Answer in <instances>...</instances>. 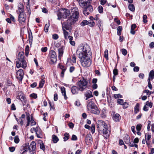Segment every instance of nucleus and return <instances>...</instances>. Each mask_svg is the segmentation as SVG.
Listing matches in <instances>:
<instances>
[{
    "instance_id": "obj_1",
    "label": "nucleus",
    "mask_w": 154,
    "mask_h": 154,
    "mask_svg": "<svg viewBox=\"0 0 154 154\" xmlns=\"http://www.w3.org/2000/svg\"><path fill=\"white\" fill-rule=\"evenodd\" d=\"M97 128L98 131L103 134L104 137L106 139L109 138L110 134V131L108 126L102 120L98 121L97 122Z\"/></svg>"
},
{
    "instance_id": "obj_2",
    "label": "nucleus",
    "mask_w": 154,
    "mask_h": 154,
    "mask_svg": "<svg viewBox=\"0 0 154 154\" xmlns=\"http://www.w3.org/2000/svg\"><path fill=\"white\" fill-rule=\"evenodd\" d=\"M97 128L98 131L103 134L104 137L106 139L109 138L110 134V131L108 126L102 120L98 121L97 122Z\"/></svg>"
},
{
    "instance_id": "obj_3",
    "label": "nucleus",
    "mask_w": 154,
    "mask_h": 154,
    "mask_svg": "<svg viewBox=\"0 0 154 154\" xmlns=\"http://www.w3.org/2000/svg\"><path fill=\"white\" fill-rule=\"evenodd\" d=\"M76 52L78 55V57L91 55V48L88 44L79 45L77 48Z\"/></svg>"
},
{
    "instance_id": "obj_4",
    "label": "nucleus",
    "mask_w": 154,
    "mask_h": 154,
    "mask_svg": "<svg viewBox=\"0 0 154 154\" xmlns=\"http://www.w3.org/2000/svg\"><path fill=\"white\" fill-rule=\"evenodd\" d=\"M71 13L72 15L68 18L67 21H68V23H69L72 25L74 24L78 20L79 13L78 8L75 7L71 9Z\"/></svg>"
},
{
    "instance_id": "obj_5",
    "label": "nucleus",
    "mask_w": 154,
    "mask_h": 154,
    "mask_svg": "<svg viewBox=\"0 0 154 154\" xmlns=\"http://www.w3.org/2000/svg\"><path fill=\"white\" fill-rule=\"evenodd\" d=\"M16 66L18 68L20 67L25 68L27 66V63L25 60V57L23 52L19 53L18 56V60L16 61Z\"/></svg>"
},
{
    "instance_id": "obj_6",
    "label": "nucleus",
    "mask_w": 154,
    "mask_h": 154,
    "mask_svg": "<svg viewBox=\"0 0 154 154\" xmlns=\"http://www.w3.org/2000/svg\"><path fill=\"white\" fill-rule=\"evenodd\" d=\"M91 56H86L78 57L82 66L84 67H89L91 63V60L90 57Z\"/></svg>"
},
{
    "instance_id": "obj_7",
    "label": "nucleus",
    "mask_w": 154,
    "mask_h": 154,
    "mask_svg": "<svg viewBox=\"0 0 154 154\" xmlns=\"http://www.w3.org/2000/svg\"><path fill=\"white\" fill-rule=\"evenodd\" d=\"M88 82L86 79L83 78L78 82V85L79 87L80 90L84 91L87 87Z\"/></svg>"
},
{
    "instance_id": "obj_8",
    "label": "nucleus",
    "mask_w": 154,
    "mask_h": 154,
    "mask_svg": "<svg viewBox=\"0 0 154 154\" xmlns=\"http://www.w3.org/2000/svg\"><path fill=\"white\" fill-rule=\"evenodd\" d=\"M49 56L51 64L56 63L57 60V54L56 52L53 50H50Z\"/></svg>"
},
{
    "instance_id": "obj_9",
    "label": "nucleus",
    "mask_w": 154,
    "mask_h": 154,
    "mask_svg": "<svg viewBox=\"0 0 154 154\" xmlns=\"http://www.w3.org/2000/svg\"><path fill=\"white\" fill-rule=\"evenodd\" d=\"M17 99L20 100L22 102H24L25 103H23V105H26L27 106L28 101L26 99V97L24 94L22 92H19L16 96Z\"/></svg>"
},
{
    "instance_id": "obj_10",
    "label": "nucleus",
    "mask_w": 154,
    "mask_h": 154,
    "mask_svg": "<svg viewBox=\"0 0 154 154\" xmlns=\"http://www.w3.org/2000/svg\"><path fill=\"white\" fill-rule=\"evenodd\" d=\"M83 8L84 10L83 12V14L86 16L89 15L90 13L92 12L93 11V7L90 4L84 7Z\"/></svg>"
},
{
    "instance_id": "obj_11",
    "label": "nucleus",
    "mask_w": 154,
    "mask_h": 154,
    "mask_svg": "<svg viewBox=\"0 0 154 154\" xmlns=\"http://www.w3.org/2000/svg\"><path fill=\"white\" fill-rule=\"evenodd\" d=\"M26 15L24 13H19L18 20L19 23L23 25L26 22Z\"/></svg>"
},
{
    "instance_id": "obj_12",
    "label": "nucleus",
    "mask_w": 154,
    "mask_h": 154,
    "mask_svg": "<svg viewBox=\"0 0 154 154\" xmlns=\"http://www.w3.org/2000/svg\"><path fill=\"white\" fill-rule=\"evenodd\" d=\"M36 147V143L34 141H32L28 147L29 152L31 154H33L35 152Z\"/></svg>"
},
{
    "instance_id": "obj_13",
    "label": "nucleus",
    "mask_w": 154,
    "mask_h": 154,
    "mask_svg": "<svg viewBox=\"0 0 154 154\" xmlns=\"http://www.w3.org/2000/svg\"><path fill=\"white\" fill-rule=\"evenodd\" d=\"M23 75L24 72L23 70L20 69L16 72V77L17 79L21 81L22 80Z\"/></svg>"
},
{
    "instance_id": "obj_14",
    "label": "nucleus",
    "mask_w": 154,
    "mask_h": 154,
    "mask_svg": "<svg viewBox=\"0 0 154 154\" xmlns=\"http://www.w3.org/2000/svg\"><path fill=\"white\" fill-rule=\"evenodd\" d=\"M88 109L93 113L99 114L100 113L97 106H88Z\"/></svg>"
},
{
    "instance_id": "obj_15",
    "label": "nucleus",
    "mask_w": 154,
    "mask_h": 154,
    "mask_svg": "<svg viewBox=\"0 0 154 154\" xmlns=\"http://www.w3.org/2000/svg\"><path fill=\"white\" fill-rule=\"evenodd\" d=\"M91 0H79V3L80 6L84 8L90 4Z\"/></svg>"
},
{
    "instance_id": "obj_16",
    "label": "nucleus",
    "mask_w": 154,
    "mask_h": 154,
    "mask_svg": "<svg viewBox=\"0 0 154 154\" xmlns=\"http://www.w3.org/2000/svg\"><path fill=\"white\" fill-rule=\"evenodd\" d=\"M72 25L69 23H68V21L62 24L63 30H68L71 31L72 30Z\"/></svg>"
},
{
    "instance_id": "obj_17",
    "label": "nucleus",
    "mask_w": 154,
    "mask_h": 154,
    "mask_svg": "<svg viewBox=\"0 0 154 154\" xmlns=\"http://www.w3.org/2000/svg\"><path fill=\"white\" fill-rule=\"evenodd\" d=\"M64 49V47L62 45L58 49V58L60 59L63 54V51Z\"/></svg>"
},
{
    "instance_id": "obj_18",
    "label": "nucleus",
    "mask_w": 154,
    "mask_h": 154,
    "mask_svg": "<svg viewBox=\"0 0 154 154\" xmlns=\"http://www.w3.org/2000/svg\"><path fill=\"white\" fill-rule=\"evenodd\" d=\"M24 7L23 5L21 3H20L18 5V9L17 11V12L19 14V13H24Z\"/></svg>"
},
{
    "instance_id": "obj_19",
    "label": "nucleus",
    "mask_w": 154,
    "mask_h": 154,
    "mask_svg": "<svg viewBox=\"0 0 154 154\" xmlns=\"http://www.w3.org/2000/svg\"><path fill=\"white\" fill-rule=\"evenodd\" d=\"M36 130L35 133L37 137L39 138H42L43 136L41 129L39 128L36 127Z\"/></svg>"
},
{
    "instance_id": "obj_20",
    "label": "nucleus",
    "mask_w": 154,
    "mask_h": 154,
    "mask_svg": "<svg viewBox=\"0 0 154 154\" xmlns=\"http://www.w3.org/2000/svg\"><path fill=\"white\" fill-rule=\"evenodd\" d=\"M85 95L86 97V100H87L88 99L93 97L92 92L89 90H87L85 93Z\"/></svg>"
},
{
    "instance_id": "obj_21",
    "label": "nucleus",
    "mask_w": 154,
    "mask_h": 154,
    "mask_svg": "<svg viewBox=\"0 0 154 154\" xmlns=\"http://www.w3.org/2000/svg\"><path fill=\"white\" fill-rule=\"evenodd\" d=\"M79 90H80L79 88H78L75 86L72 87L71 89V92L73 94H77Z\"/></svg>"
},
{
    "instance_id": "obj_22",
    "label": "nucleus",
    "mask_w": 154,
    "mask_h": 154,
    "mask_svg": "<svg viewBox=\"0 0 154 154\" xmlns=\"http://www.w3.org/2000/svg\"><path fill=\"white\" fill-rule=\"evenodd\" d=\"M63 17H66L67 16H69L70 14H71V11L68 9H64L63 10Z\"/></svg>"
},
{
    "instance_id": "obj_23",
    "label": "nucleus",
    "mask_w": 154,
    "mask_h": 154,
    "mask_svg": "<svg viewBox=\"0 0 154 154\" xmlns=\"http://www.w3.org/2000/svg\"><path fill=\"white\" fill-rule=\"evenodd\" d=\"M85 139L86 141L88 143H91L93 142L92 137L90 134H88L86 136Z\"/></svg>"
},
{
    "instance_id": "obj_24",
    "label": "nucleus",
    "mask_w": 154,
    "mask_h": 154,
    "mask_svg": "<svg viewBox=\"0 0 154 154\" xmlns=\"http://www.w3.org/2000/svg\"><path fill=\"white\" fill-rule=\"evenodd\" d=\"M113 119L115 122H118L120 119V115L118 113L113 114Z\"/></svg>"
},
{
    "instance_id": "obj_25",
    "label": "nucleus",
    "mask_w": 154,
    "mask_h": 154,
    "mask_svg": "<svg viewBox=\"0 0 154 154\" xmlns=\"http://www.w3.org/2000/svg\"><path fill=\"white\" fill-rule=\"evenodd\" d=\"M154 78V71L151 70L149 73V78L148 80H152Z\"/></svg>"
},
{
    "instance_id": "obj_26",
    "label": "nucleus",
    "mask_w": 154,
    "mask_h": 154,
    "mask_svg": "<svg viewBox=\"0 0 154 154\" xmlns=\"http://www.w3.org/2000/svg\"><path fill=\"white\" fill-rule=\"evenodd\" d=\"M59 140V139L57 136L54 134L52 135V141L54 143H57Z\"/></svg>"
},
{
    "instance_id": "obj_27",
    "label": "nucleus",
    "mask_w": 154,
    "mask_h": 154,
    "mask_svg": "<svg viewBox=\"0 0 154 154\" xmlns=\"http://www.w3.org/2000/svg\"><path fill=\"white\" fill-rule=\"evenodd\" d=\"M136 27V25L135 24H133L131 25L130 32L131 34L134 35L135 34V32L134 30V29Z\"/></svg>"
},
{
    "instance_id": "obj_28",
    "label": "nucleus",
    "mask_w": 154,
    "mask_h": 154,
    "mask_svg": "<svg viewBox=\"0 0 154 154\" xmlns=\"http://www.w3.org/2000/svg\"><path fill=\"white\" fill-rule=\"evenodd\" d=\"M60 89L62 95H63L64 98L65 99H66L67 97L66 96V91L65 88L64 87H61Z\"/></svg>"
},
{
    "instance_id": "obj_29",
    "label": "nucleus",
    "mask_w": 154,
    "mask_h": 154,
    "mask_svg": "<svg viewBox=\"0 0 154 154\" xmlns=\"http://www.w3.org/2000/svg\"><path fill=\"white\" fill-rule=\"evenodd\" d=\"M117 103L120 105H128V104L126 102H124V100L123 99H119L117 100Z\"/></svg>"
},
{
    "instance_id": "obj_30",
    "label": "nucleus",
    "mask_w": 154,
    "mask_h": 154,
    "mask_svg": "<svg viewBox=\"0 0 154 154\" xmlns=\"http://www.w3.org/2000/svg\"><path fill=\"white\" fill-rule=\"evenodd\" d=\"M145 138L146 140V142L147 144H148V141L150 140L151 138V135L147 133L145 135Z\"/></svg>"
},
{
    "instance_id": "obj_31",
    "label": "nucleus",
    "mask_w": 154,
    "mask_h": 154,
    "mask_svg": "<svg viewBox=\"0 0 154 154\" xmlns=\"http://www.w3.org/2000/svg\"><path fill=\"white\" fill-rule=\"evenodd\" d=\"M28 35H29V43H32V32H31L30 33L29 32H28Z\"/></svg>"
},
{
    "instance_id": "obj_32",
    "label": "nucleus",
    "mask_w": 154,
    "mask_h": 154,
    "mask_svg": "<svg viewBox=\"0 0 154 154\" xmlns=\"http://www.w3.org/2000/svg\"><path fill=\"white\" fill-rule=\"evenodd\" d=\"M95 24V23L94 21L93 20H90L88 21V25L91 27H93Z\"/></svg>"
},
{
    "instance_id": "obj_33",
    "label": "nucleus",
    "mask_w": 154,
    "mask_h": 154,
    "mask_svg": "<svg viewBox=\"0 0 154 154\" xmlns=\"http://www.w3.org/2000/svg\"><path fill=\"white\" fill-rule=\"evenodd\" d=\"M117 35H120L121 34V32L122 29V27L121 26H119L117 29Z\"/></svg>"
},
{
    "instance_id": "obj_34",
    "label": "nucleus",
    "mask_w": 154,
    "mask_h": 154,
    "mask_svg": "<svg viewBox=\"0 0 154 154\" xmlns=\"http://www.w3.org/2000/svg\"><path fill=\"white\" fill-rule=\"evenodd\" d=\"M64 137H63L64 141H65L67 140L69 138V134L67 133H66L64 134Z\"/></svg>"
},
{
    "instance_id": "obj_35",
    "label": "nucleus",
    "mask_w": 154,
    "mask_h": 154,
    "mask_svg": "<svg viewBox=\"0 0 154 154\" xmlns=\"http://www.w3.org/2000/svg\"><path fill=\"white\" fill-rule=\"evenodd\" d=\"M63 30V34H64V38H65L66 39H68V36H69V33H68V32H67L66 30Z\"/></svg>"
},
{
    "instance_id": "obj_36",
    "label": "nucleus",
    "mask_w": 154,
    "mask_h": 154,
    "mask_svg": "<svg viewBox=\"0 0 154 154\" xmlns=\"http://www.w3.org/2000/svg\"><path fill=\"white\" fill-rule=\"evenodd\" d=\"M129 9L132 11H134L135 10V8L133 4H130L128 6Z\"/></svg>"
},
{
    "instance_id": "obj_37",
    "label": "nucleus",
    "mask_w": 154,
    "mask_h": 154,
    "mask_svg": "<svg viewBox=\"0 0 154 154\" xmlns=\"http://www.w3.org/2000/svg\"><path fill=\"white\" fill-rule=\"evenodd\" d=\"M88 21L86 20H83L81 23L80 25L82 26H85L88 24Z\"/></svg>"
},
{
    "instance_id": "obj_38",
    "label": "nucleus",
    "mask_w": 154,
    "mask_h": 154,
    "mask_svg": "<svg viewBox=\"0 0 154 154\" xmlns=\"http://www.w3.org/2000/svg\"><path fill=\"white\" fill-rule=\"evenodd\" d=\"M104 57L107 60H108V51L107 49L105 50L104 51Z\"/></svg>"
},
{
    "instance_id": "obj_39",
    "label": "nucleus",
    "mask_w": 154,
    "mask_h": 154,
    "mask_svg": "<svg viewBox=\"0 0 154 154\" xmlns=\"http://www.w3.org/2000/svg\"><path fill=\"white\" fill-rule=\"evenodd\" d=\"M91 132L92 134H94L95 132V126L94 124H92L91 125Z\"/></svg>"
},
{
    "instance_id": "obj_40",
    "label": "nucleus",
    "mask_w": 154,
    "mask_h": 154,
    "mask_svg": "<svg viewBox=\"0 0 154 154\" xmlns=\"http://www.w3.org/2000/svg\"><path fill=\"white\" fill-rule=\"evenodd\" d=\"M72 62L73 63H75L76 62V57L75 54H73L72 57Z\"/></svg>"
},
{
    "instance_id": "obj_41",
    "label": "nucleus",
    "mask_w": 154,
    "mask_h": 154,
    "mask_svg": "<svg viewBox=\"0 0 154 154\" xmlns=\"http://www.w3.org/2000/svg\"><path fill=\"white\" fill-rule=\"evenodd\" d=\"M20 141L18 136H16L14 138V142L16 143H18Z\"/></svg>"
},
{
    "instance_id": "obj_42",
    "label": "nucleus",
    "mask_w": 154,
    "mask_h": 154,
    "mask_svg": "<svg viewBox=\"0 0 154 154\" xmlns=\"http://www.w3.org/2000/svg\"><path fill=\"white\" fill-rule=\"evenodd\" d=\"M44 83V80L43 79H41L39 83V87L40 88H42L43 87Z\"/></svg>"
},
{
    "instance_id": "obj_43",
    "label": "nucleus",
    "mask_w": 154,
    "mask_h": 154,
    "mask_svg": "<svg viewBox=\"0 0 154 154\" xmlns=\"http://www.w3.org/2000/svg\"><path fill=\"white\" fill-rule=\"evenodd\" d=\"M49 26V24H46L45 25V28H44V30L45 32H48V27Z\"/></svg>"
},
{
    "instance_id": "obj_44",
    "label": "nucleus",
    "mask_w": 154,
    "mask_h": 154,
    "mask_svg": "<svg viewBox=\"0 0 154 154\" xmlns=\"http://www.w3.org/2000/svg\"><path fill=\"white\" fill-rule=\"evenodd\" d=\"M147 17L146 15L145 14L143 15V22L144 23H146L147 22V21L146 20Z\"/></svg>"
},
{
    "instance_id": "obj_45",
    "label": "nucleus",
    "mask_w": 154,
    "mask_h": 154,
    "mask_svg": "<svg viewBox=\"0 0 154 154\" xmlns=\"http://www.w3.org/2000/svg\"><path fill=\"white\" fill-rule=\"evenodd\" d=\"M114 97L115 99H117L119 98H121L122 97V95L120 94H114Z\"/></svg>"
},
{
    "instance_id": "obj_46",
    "label": "nucleus",
    "mask_w": 154,
    "mask_h": 154,
    "mask_svg": "<svg viewBox=\"0 0 154 154\" xmlns=\"http://www.w3.org/2000/svg\"><path fill=\"white\" fill-rule=\"evenodd\" d=\"M142 125L141 124H138L136 127V129L137 131H139L141 130Z\"/></svg>"
},
{
    "instance_id": "obj_47",
    "label": "nucleus",
    "mask_w": 154,
    "mask_h": 154,
    "mask_svg": "<svg viewBox=\"0 0 154 154\" xmlns=\"http://www.w3.org/2000/svg\"><path fill=\"white\" fill-rule=\"evenodd\" d=\"M98 10L99 13H102L103 11V8L101 6H99L98 7Z\"/></svg>"
},
{
    "instance_id": "obj_48",
    "label": "nucleus",
    "mask_w": 154,
    "mask_h": 154,
    "mask_svg": "<svg viewBox=\"0 0 154 154\" xmlns=\"http://www.w3.org/2000/svg\"><path fill=\"white\" fill-rule=\"evenodd\" d=\"M146 93L147 95L150 96L151 94V91L148 90H146L143 91V93Z\"/></svg>"
},
{
    "instance_id": "obj_49",
    "label": "nucleus",
    "mask_w": 154,
    "mask_h": 154,
    "mask_svg": "<svg viewBox=\"0 0 154 154\" xmlns=\"http://www.w3.org/2000/svg\"><path fill=\"white\" fill-rule=\"evenodd\" d=\"M97 23L98 25V26L100 28V27L101 26V24L102 23V22L100 20H97Z\"/></svg>"
},
{
    "instance_id": "obj_50",
    "label": "nucleus",
    "mask_w": 154,
    "mask_h": 154,
    "mask_svg": "<svg viewBox=\"0 0 154 154\" xmlns=\"http://www.w3.org/2000/svg\"><path fill=\"white\" fill-rule=\"evenodd\" d=\"M30 96L34 99H36L37 97V94L34 93L31 94Z\"/></svg>"
},
{
    "instance_id": "obj_51",
    "label": "nucleus",
    "mask_w": 154,
    "mask_h": 154,
    "mask_svg": "<svg viewBox=\"0 0 154 154\" xmlns=\"http://www.w3.org/2000/svg\"><path fill=\"white\" fill-rule=\"evenodd\" d=\"M40 148L43 150H44L45 149V146L44 143L42 142H41L40 143Z\"/></svg>"
},
{
    "instance_id": "obj_52",
    "label": "nucleus",
    "mask_w": 154,
    "mask_h": 154,
    "mask_svg": "<svg viewBox=\"0 0 154 154\" xmlns=\"http://www.w3.org/2000/svg\"><path fill=\"white\" fill-rule=\"evenodd\" d=\"M139 106H135L134 113L135 114H137L139 112Z\"/></svg>"
},
{
    "instance_id": "obj_53",
    "label": "nucleus",
    "mask_w": 154,
    "mask_h": 154,
    "mask_svg": "<svg viewBox=\"0 0 154 154\" xmlns=\"http://www.w3.org/2000/svg\"><path fill=\"white\" fill-rule=\"evenodd\" d=\"M152 106V103L151 102H149V101H147L146 103V104L144 106Z\"/></svg>"
},
{
    "instance_id": "obj_54",
    "label": "nucleus",
    "mask_w": 154,
    "mask_h": 154,
    "mask_svg": "<svg viewBox=\"0 0 154 154\" xmlns=\"http://www.w3.org/2000/svg\"><path fill=\"white\" fill-rule=\"evenodd\" d=\"M25 145H26V146H24V147H23V150L24 151L23 152V153L25 152H27V151L28 150L27 148L26 147V146H28V144H27V143H26L25 144Z\"/></svg>"
},
{
    "instance_id": "obj_55",
    "label": "nucleus",
    "mask_w": 154,
    "mask_h": 154,
    "mask_svg": "<svg viewBox=\"0 0 154 154\" xmlns=\"http://www.w3.org/2000/svg\"><path fill=\"white\" fill-rule=\"evenodd\" d=\"M9 17H10V18L11 19V20H12V21H13L14 22H15V20L14 17L11 14H10L9 15Z\"/></svg>"
},
{
    "instance_id": "obj_56",
    "label": "nucleus",
    "mask_w": 154,
    "mask_h": 154,
    "mask_svg": "<svg viewBox=\"0 0 154 154\" xmlns=\"http://www.w3.org/2000/svg\"><path fill=\"white\" fill-rule=\"evenodd\" d=\"M122 54L124 56L126 55L127 53V50L125 49H122Z\"/></svg>"
},
{
    "instance_id": "obj_57",
    "label": "nucleus",
    "mask_w": 154,
    "mask_h": 154,
    "mask_svg": "<svg viewBox=\"0 0 154 154\" xmlns=\"http://www.w3.org/2000/svg\"><path fill=\"white\" fill-rule=\"evenodd\" d=\"M94 103L92 101H90L89 102L87 106H94Z\"/></svg>"
},
{
    "instance_id": "obj_58",
    "label": "nucleus",
    "mask_w": 154,
    "mask_h": 154,
    "mask_svg": "<svg viewBox=\"0 0 154 154\" xmlns=\"http://www.w3.org/2000/svg\"><path fill=\"white\" fill-rule=\"evenodd\" d=\"M30 122L31 123V126H33L35 124V122L33 120V119L32 118L31 120L30 121Z\"/></svg>"
},
{
    "instance_id": "obj_59",
    "label": "nucleus",
    "mask_w": 154,
    "mask_h": 154,
    "mask_svg": "<svg viewBox=\"0 0 154 154\" xmlns=\"http://www.w3.org/2000/svg\"><path fill=\"white\" fill-rule=\"evenodd\" d=\"M150 80H148V86L149 89L150 90H151L152 88V85L151 84Z\"/></svg>"
},
{
    "instance_id": "obj_60",
    "label": "nucleus",
    "mask_w": 154,
    "mask_h": 154,
    "mask_svg": "<svg viewBox=\"0 0 154 154\" xmlns=\"http://www.w3.org/2000/svg\"><path fill=\"white\" fill-rule=\"evenodd\" d=\"M74 104L76 106H79L81 105L80 102L79 100H77L75 101Z\"/></svg>"
},
{
    "instance_id": "obj_61",
    "label": "nucleus",
    "mask_w": 154,
    "mask_h": 154,
    "mask_svg": "<svg viewBox=\"0 0 154 154\" xmlns=\"http://www.w3.org/2000/svg\"><path fill=\"white\" fill-rule=\"evenodd\" d=\"M77 136L75 135H73L72 136L71 140H77Z\"/></svg>"
},
{
    "instance_id": "obj_62",
    "label": "nucleus",
    "mask_w": 154,
    "mask_h": 154,
    "mask_svg": "<svg viewBox=\"0 0 154 154\" xmlns=\"http://www.w3.org/2000/svg\"><path fill=\"white\" fill-rule=\"evenodd\" d=\"M130 137L127 136L126 137V139L125 140V142L126 143H128L130 142Z\"/></svg>"
},
{
    "instance_id": "obj_63",
    "label": "nucleus",
    "mask_w": 154,
    "mask_h": 154,
    "mask_svg": "<svg viewBox=\"0 0 154 154\" xmlns=\"http://www.w3.org/2000/svg\"><path fill=\"white\" fill-rule=\"evenodd\" d=\"M52 37L54 39H57L58 38V36L57 34H54L52 35Z\"/></svg>"
},
{
    "instance_id": "obj_64",
    "label": "nucleus",
    "mask_w": 154,
    "mask_h": 154,
    "mask_svg": "<svg viewBox=\"0 0 154 154\" xmlns=\"http://www.w3.org/2000/svg\"><path fill=\"white\" fill-rule=\"evenodd\" d=\"M10 151L11 152H13L15 150V147L14 146L9 147V148Z\"/></svg>"
}]
</instances>
